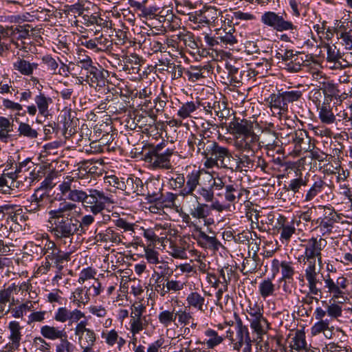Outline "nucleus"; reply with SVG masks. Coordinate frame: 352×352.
<instances>
[{"mask_svg":"<svg viewBox=\"0 0 352 352\" xmlns=\"http://www.w3.org/2000/svg\"><path fill=\"white\" fill-rule=\"evenodd\" d=\"M13 124L9 119L0 116V140L6 141L12 131Z\"/></svg>","mask_w":352,"mask_h":352,"instance_id":"obj_46","label":"nucleus"},{"mask_svg":"<svg viewBox=\"0 0 352 352\" xmlns=\"http://www.w3.org/2000/svg\"><path fill=\"white\" fill-rule=\"evenodd\" d=\"M171 187L176 189H182L185 186V176L182 173H175L169 179Z\"/></svg>","mask_w":352,"mask_h":352,"instance_id":"obj_60","label":"nucleus"},{"mask_svg":"<svg viewBox=\"0 0 352 352\" xmlns=\"http://www.w3.org/2000/svg\"><path fill=\"white\" fill-rule=\"evenodd\" d=\"M324 182L320 178H318L314 182L311 187L308 190L305 195V201H310L313 200L320 192H322L324 186Z\"/></svg>","mask_w":352,"mask_h":352,"instance_id":"obj_44","label":"nucleus"},{"mask_svg":"<svg viewBox=\"0 0 352 352\" xmlns=\"http://www.w3.org/2000/svg\"><path fill=\"white\" fill-rule=\"evenodd\" d=\"M41 336L46 339L55 340L67 337L65 329H60L58 327L50 325H44L41 327L40 330Z\"/></svg>","mask_w":352,"mask_h":352,"instance_id":"obj_33","label":"nucleus"},{"mask_svg":"<svg viewBox=\"0 0 352 352\" xmlns=\"http://www.w3.org/2000/svg\"><path fill=\"white\" fill-rule=\"evenodd\" d=\"M83 179L82 176L67 175L64 178L63 182L59 185V190L63 196L74 202H81L85 206L87 198L88 192L80 189V180Z\"/></svg>","mask_w":352,"mask_h":352,"instance_id":"obj_5","label":"nucleus"},{"mask_svg":"<svg viewBox=\"0 0 352 352\" xmlns=\"http://www.w3.org/2000/svg\"><path fill=\"white\" fill-rule=\"evenodd\" d=\"M177 318V314L174 311L164 310L158 315L160 323L164 327H169Z\"/></svg>","mask_w":352,"mask_h":352,"instance_id":"obj_50","label":"nucleus"},{"mask_svg":"<svg viewBox=\"0 0 352 352\" xmlns=\"http://www.w3.org/2000/svg\"><path fill=\"white\" fill-rule=\"evenodd\" d=\"M249 191L242 188H239L236 184H228L225 186V199L234 204L241 200L245 201Z\"/></svg>","mask_w":352,"mask_h":352,"instance_id":"obj_24","label":"nucleus"},{"mask_svg":"<svg viewBox=\"0 0 352 352\" xmlns=\"http://www.w3.org/2000/svg\"><path fill=\"white\" fill-rule=\"evenodd\" d=\"M333 96L329 95L324 98L322 104L317 107L318 117L322 123L331 124L336 121V116L333 112L331 101Z\"/></svg>","mask_w":352,"mask_h":352,"instance_id":"obj_21","label":"nucleus"},{"mask_svg":"<svg viewBox=\"0 0 352 352\" xmlns=\"http://www.w3.org/2000/svg\"><path fill=\"white\" fill-rule=\"evenodd\" d=\"M30 199L44 208L52 202V197L50 195V192L43 190V188H37Z\"/></svg>","mask_w":352,"mask_h":352,"instance_id":"obj_39","label":"nucleus"},{"mask_svg":"<svg viewBox=\"0 0 352 352\" xmlns=\"http://www.w3.org/2000/svg\"><path fill=\"white\" fill-rule=\"evenodd\" d=\"M197 105L192 101L183 103L177 111V116L182 119H186L191 116V113L197 110Z\"/></svg>","mask_w":352,"mask_h":352,"instance_id":"obj_49","label":"nucleus"},{"mask_svg":"<svg viewBox=\"0 0 352 352\" xmlns=\"http://www.w3.org/2000/svg\"><path fill=\"white\" fill-rule=\"evenodd\" d=\"M94 244L98 245H113L122 242V235L112 227L104 230L96 228L94 231Z\"/></svg>","mask_w":352,"mask_h":352,"instance_id":"obj_15","label":"nucleus"},{"mask_svg":"<svg viewBox=\"0 0 352 352\" xmlns=\"http://www.w3.org/2000/svg\"><path fill=\"white\" fill-rule=\"evenodd\" d=\"M328 96L329 95L326 94L324 90L322 91L320 89H314L310 91L309 98L316 105V107H318L322 104L324 98Z\"/></svg>","mask_w":352,"mask_h":352,"instance_id":"obj_54","label":"nucleus"},{"mask_svg":"<svg viewBox=\"0 0 352 352\" xmlns=\"http://www.w3.org/2000/svg\"><path fill=\"white\" fill-rule=\"evenodd\" d=\"M320 267L317 269L316 264L307 265L305 276L307 281L309 293L311 295L322 297V289L318 285H322V275L320 274Z\"/></svg>","mask_w":352,"mask_h":352,"instance_id":"obj_13","label":"nucleus"},{"mask_svg":"<svg viewBox=\"0 0 352 352\" xmlns=\"http://www.w3.org/2000/svg\"><path fill=\"white\" fill-rule=\"evenodd\" d=\"M235 148L243 152L254 153L260 147V138L255 133L234 139Z\"/></svg>","mask_w":352,"mask_h":352,"instance_id":"obj_17","label":"nucleus"},{"mask_svg":"<svg viewBox=\"0 0 352 352\" xmlns=\"http://www.w3.org/2000/svg\"><path fill=\"white\" fill-rule=\"evenodd\" d=\"M204 334L207 337V339H206L203 343L206 344L208 349H213L223 341V338L219 336L217 332L213 329H207L204 332Z\"/></svg>","mask_w":352,"mask_h":352,"instance_id":"obj_42","label":"nucleus"},{"mask_svg":"<svg viewBox=\"0 0 352 352\" xmlns=\"http://www.w3.org/2000/svg\"><path fill=\"white\" fill-rule=\"evenodd\" d=\"M173 153L167 150L164 153H159V147L151 151L145 155V161L149 163L153 168L170 169L172 167L170 157Z\"/></svg>","mask_w":352,"mask_h":352,"instance_id":"obj_14","label":"nucleus"},{"mask_svg":"<svg viewBox=\"0 0 352 352\" xmlns=\"http://www.w3.org/2000/svg\"><path fill=\"white\" fill-rule=\"evenodd\" d=\"M278 140L276 133L270 130H265L262 132L260 147L265 146L267 149H274L278 146Z\"/></svg>","mask_w":352,"mask_h":352,"instance_id":"obj_35","label":"nucleus"},{"mask_svg":"<svg viewBox=\"0 0 352 352\" xmlns=\"http://www.w3.org/2000/svg\"><path fill=\"white\" fill-rule=\"evenodd\" d=\"M272 265L276 268H278L279 265L281 267L282 280H293V276L294 275L295 271L292 265V263L282 261L280 263L278 260L274 259L272 261Z\"/></svg>","mask_w":352,"mask_h":352,"instance_id":"obj_38","label":"nucleus"},{"mask_svg":"<svg viewBox=\"0 0 352 352\" xmlns=\"http://www.w3.org/2000/svg\"><path fill=\"white\" fill-rule=\"evenodd\" d=\"M34 102L39 114L44 118H47L50 115L49 107L53 102L52 99L43 93H39L34 97Z\"/></svg>","mask_w":352,"mask_h":352,"instance_id":"obj_32","label":"nucleus"},{"mask_svg":"<svg viewBox=\"0 0 352 352\" xmlns=\"http://www.w3.org/2000/svg\"><path fill=\"white\" fill-rule=\"evenodd\" d=\"M33 345L37 350L42 352H49L50 349V344L41 337H36L33 340Z\"/></svg>","mask_w":352,"mask_h":352,"instance_id":"obj_63","label":"nucleus"},{"mask_svg":"<svg viewBox=\"0 0 352 352\" xmlns=\"http://www.w3.org/2000/svg\"><path fill=\"white\" fill-rule=\"evenodd\" d=\"M324 280V288L327 289V292L331 295V300L334 302L327 307V316L331 320V319H336L342 316V307L337 303H342L346 299L344 290L347 287L348 280L346 278L340 276L335 282L329 274Z\"/></svg>","mask_w":352,"mask_h":352,"instance_id":"obj_4","label":"nucleus"},{"mask_svg":"<svg viewBox=\"0 0 352 352\" xmlns=\"http://www.w3.org/2000/svg\"><path fill=\"white\" fill-rule=\"evenodd\" d=\"M234 275V271L232 267L228 266L219 270L220 283L223 286V289H228V285L230 283L232 276Z\"/></svg>","mask_w":352,"mask_h":352,"instance_id":"obj_51","label":"nucleus"},{"mask_svg":"<svg viewBox=\"0 0 352 352\" xmlns=\"http://www.w3.org/2000/svg\"><path fill=\"white\" fill-rule=\"evenodd\" d=\"M187 143L190 151L204 157L206 168L221 167L232 171H242L243 168H252L254 166L253 160L246 155H241L236 164L233 163L232 153L227 147L220 146L201 133L190 134Z\"/></svg>","mask_w":352,"mask_h":352,"instance_id":"obj_1","label":"nucleus"},{"mask_svg":"<svg viewBox=\"0 0 352 352\" xmlns=\"http://www.w3.org/2000/svg\"><path fill=\"white\" fill-rule=\"evenodd\" d=\"M109 76L107 70L100 66L95 67L88 74H86V81L94 87L105 86L107 78Z\"/></svg>","mask_w":352,"mask_h":352,"instance_id":"obj_23","label":"nucleus"},{"mask_svg":"<svg viewBox=\"0 0 352 352\" xmlns=\"http://www.w3.org/2000/svg\"><path fill=\"white\" fill-rule=\"evenodd\" d=\"M195 197L197 201H198L199 197ZM190 214L193 218L205 219L210 214L209 206L197 201V206L190 210Z\"/></svg>","mask_w":352,"mask_h":352,"instance_id":"obj_41","label":"nucleus"},{"mask_svg":"<svg viewBox=\"0 0 352 352\" xmlns=\"http://www.w3.org/2000/svg\"><path fill=\"white\" fill-rule=\"evenodd\" d=\"M165 282L166 283V287L168 290V292H177L182 290L186 285V283L177 280L169 279L168 277L165 278Z\"/></svg>","mask_w":352,"mask_h":352,"instance_id":"obj_59","label":"nucleus"},{"mask_svg":"<svg viewBox=\"0 0 352 352\" xmlns=\"http://www.w3.org/2000/svg\"><path fill=\"white\" fill-rule=\"evenodd\" d=\"M330 322V319H325V320H317V322L311 328V335L313 336H316L322 333L326 338H332L334 327L331 326Z\"/></svg>","mask_w":352,"mask_h":352,"instance_id":"obj_29","label":"nucleus"},{"mask_svg":"<svg viewBox=\"0 0 352 352\" xmlns=\"http://www.w3.org/2000/svg\"><path fill=\"white\" fill-rule=\"evenodd\" d=\"M72 298L73 302L78 307H80L81 305L85 306L90 300L88 297L87 293L85 291V287H78L76 289L72 294Z\"/></svg>","mask_w":352,"mask_h":352,"instance_id":"obj_45","label":"nucleus"},{"mask_svg":"<svg viewBox=\"0 0 352 352\" xmlns=\"http://www.w3.org/2000/svg\"><path fill=\"white\" fill-rule=\"evenodd\" d=\"M146 192L149 201H157L162 199V190L163 184L158 179H151L146 183Z\"/></svg>","mask_w":352,"mask_h":352,"instance_id":"obj_28","label":"nucleus"},{"mask_svg":"<svg viewBox=\"0 0 352 352\" xmlns=\"http://www.w3.org/2000/svg\"><path fill=\"white\" fill-rule=\"evenodd\" d=\"M111 196L106 195L103 191L91 188L88 190L87 198L85 208L93 214L97 215L104 210L106 204H113Z\"/></svg>","mask_w":352,"mask_h":352,"instance_id":"obj_9","label":"nucleus"},{"mask_svg":"<svg viewBox=\"0 0 352 352\" xmlns=\"http://www.w3.org/2000/svg\"><path fill=\"white\" fill-rule=\"evenodd\" d=\"M43 242H44L42 253L45 256V260L53 261L54 259L60 258L63 254H67V252H62L56 245V243L49 239L47 234L43 235Z\"/></svg>","mask_w":352,"mask_h":352,"instance_id":"obj_26","label":"nucleus"},{"mask_svg":"<svg viewBox=\"0 0 352 352\" xmlns=\"http://www.w3.org/2000/svg\"><path fill=\"white\" fill-rule=\"evenodd\" d=\"M162 245L164 249H165L172 257L177 259H186L188 258L186 248L179 245L176 242L166 239L164 236H162Z\"/></svg>","mask_w":352,"mask_h":352,"instance_id":"obj_25","label":"nucleus"},{"mask_svg":"<svg viewBox=\"0 0 352 352\" xmlns=\"http://www.w3.org/2000/svg\"><path fill=\"white\" fill-rule=\"evenodd\" d=\"M129 324L131 333L133 336H135L142 330L146 329L148 322L146 320V317L144 316L142 317L131 318Z\"/></svg>","mask_w":352,"mask_h":352,"instance_id":"obj_40","label":"nucleus"},{"mask_svg":"<svg viewBox=\"0 0 352 352\" xmlns=\"http://www.w3.org/2000/svg\"><path fill=\"white\" fill-rule=\"evenodd\" d=\"M340 67L342 69L347 67H352V52H345L341 54L340 59Z\"/></svg>","mask_w":352,"mask_h":352,"instance_id":"obj_64","label":"nucleus"},{"mask_svg":"<svg viewBox=\"0 0 352 352\" xmlns=\"http://www.w3.org/2000/svg\"><path fill=\"white\" fill-rule=\"evenodd\" d=\"M277 224V230L280 235V241L283 243H287L296 232L295 223L287 221L285 217L280 215L278 218Z\"/></svg>","mask_w":352,"mask_h":352,"instance_id":"obj_22","label":"nucleus"},{"mask_svg":"<svg viewBox=\"0 0 352 352\" xmlns=\"http://www.w3.org/2000/svg\"><path fill=\"white\" fill-rule=\"evenodd\" d=\"M8 328L10 332L9 342L3 347L1 352H14L20 346L22 339V327L19 322L13 320L9 322Z\"/></svg>","mask_w":352,"mask_h":352,"instance_id":"obj_16","label":"nucleus"},{"mask_svg":"<svg viewBox=\"0 0 352 352\" xmlns=\"http://www.w3.org/2000/svg\"><path fill=\"white\" fill-rule=\"evenodd\" d=\"M261 22L277 32H283L289 30L292 34H295L297 32V27L292 21L285 20L282 15L268 11L265 12L261 16Z\"/></svg>","mask_w":352,"mask_h":352,"instance_id":"obj_11","label":"nucleus"},{"mask_svg":"<svg viewBox=\"0 0 352 352\" xmlns=\"http://www.w3.org/2000/svg\"><path fill=\"white\" fill-rule=\"evenodd\" d=\"M13 69L18 72L19 74L23 76H30L33 74L34 70L38 68V65L36 63H30L29 61L21 58L20 57L16 58L13 64Z\"/></svg>","mask_w":352,"mask_h":352,"instance_id":"obj_30","label":"nucleus"},{"mask_svg":"<svg viewBox=\"0 0 352 352\" xmlns=\"http://www.w3.org/2000/svg\"><path fill=\"white\" fill-rule=\"evenodd\" d=\"M85 318V314L78 309L70 310L65 307H59L54 315V320L69 324L77 323L74 328V334L78 336L80 346H94L96 340V335L94 330L87 328V322L80 320Z\"/></svg>","mask_w":352,"mask_h":352,"instance_id":"obj_3","label":"nucleus"},{"mask_svg":"<svg viewBox=\"0 0 352 352\" xmlns=\"http://www.w3.org/2000/svg\"><path fill=\"white\" fill-rule=\"evenodd\" d=\"M307 344L305 332L297 330L291 338L289 347L292 351L294 350L297 352H302L305 349Z\"/></svg>","mask_w":352,"mask_h":352,"instance_id":"obj_34","label":"nucleus"},{"mask_svg":"<svg viewBox=\"0 0 352 352\" xmlns=\"http://www.w3.org/2000/svg\"><path fill=\"white\" fill-rule=\"evenodd\" d=\"M308 183V179L302 177H299L298 178L293 179L289 182V184L287 186V190H291L294 193H296L299 191L301 186H306Z\"/></svg>","mask_w":352,"mask_h":352,"instance_id":"obj_56","label":"nucleus"},{"mask_svg":"<svg viewBox=\"0 0 352 352\" xmlns=\"http://www.w3.org/2000/svg\"><path fill=\"white\" fill-rule=\"evenodd\" d=\"M259 294L262 298H266L268 296H272L275 291V285L270 279H265L261 282L258 285Z\"/></svg>","mask_w":352,"mask_h":352,"instance_id":"obj_47","label":"nucleus"},{"mask_svg":"<svg viewBox=\"0 0 352 352\" xmlns=\"http://www.w3.org/2000/svg\"><path fill=\"white\" fill-rule=\"evenodd\" d=\"M289 136L294 144L295 153L299 154L302 151H307L310 149L311 138L306 131L299 129L291 133Z\"/></svg>","mask_w":352,"mask_h":352,"instance_id":"obj_19","label":"nucleus"},{"mask_svg":"<svg viewBox=\"0 0 352 352\" xmlns=\"http://www.w3.org/2000/svg\"><path fill=\"white\" fill-rule=\"evenodd\" d=\"M267 102L274 114L281 115L287 113L288 111V107L281 92L270 95L267 99Z\"/></svg>","mask_w":352,"mask_h":352,"instance_id":"obj_27","label":"nucleus"},{"mask_svg":"<svg viewBox=\"0 0 352 352\" xmlns=\"http://www.w3.org/2000/svg\"><path fill=\"white\" fill-rule=\"evenodd\" d=\"M201 177L208 182H211L212 179V175L204 168H199L196 166L187 168L185 176L186 184L185 186L180 190L179 195L183 197L194 196L195 191L201 185L200 179Z\"/></svg>","mask_w":352,"mask_h":352,"instance_id":"obj_7","label":"nucleus"},{"mask_svg":"<svg viewBox=\"0 0 352 352\" xmlns=\"http://www.w3.org/2000/svg\"><path fill=\"white\" fill-rule=\"evenodd\" d=\"M285 101L288 106L289 104L299 100L302 96V92L299 89H294L281 92Z\"/></svg>","mask_w":352,"mask_h":352,"instance_id":"obj_53","label":"nucleus"},{"mask_svg":"<svg viewBox=\"0 0 352 352\" xmlns=\"http://www.w3.org/2000/svg\"><path fill=\"white\" fill-rule=\"evenodd\" d=\"M59 340L60 341L56 346V352H74L76 346L67 340V337Z\"/></svg>","mask_w":352,"mask_h":352,"instance_id":"obj_58","label":"nucleus"},{"mask_svg":"<svg viewBox=\"0 0 352 352\" xmlns=\"http://www.w3.org/2000/svg\"><path fill=\"white\" fill-rule=\"evenodd\" d=\"M98 166H96V162H94L92 161H86V162H83L80 168H79V171L80 172L81 170L82 171H85L87 174H90V175H93V174H98Z\"/></svg>","mask_w":352,"mask_h":352,"instance_id":"obj_62","label":"nucleus"},{"mask_svg":"<svg viewBox=\"0 0 352 352\" xmlns=\"http://www.w3.org/2000/svg\"><path fill=\"white\" fill-rule=\"evenodd\" d=\"M194 230L198 233V243L203 247L217 249L219 245V242L217 241L214 236H208L201 230V228L193 224Z\"/></svg>","mask_w":352,"mask_h":352,"instance_id":"obj_31","label":"nucleus"},{"mask_svg":"<svg viewBox=\"0 0 352 352\" xmlns=\"http://www.w3.org/2000/svg\"><path fill=\"white\" fill-rule=\"evenodd\" d=\"M18 131L20 135H23L32 139L36 138L38 136L37 131L32 129L30 124L25 122L20 123Z\"/></svg>","mask_w":352,"mask_h":352,"instance_id":"obj_55","label":"nucleus"},{"mask_svg":"<svg viewBox=\"0 0 352 352\" xmlns=\"http://www.w3.org/2000/svg\"><path fill=\"white\" fill-rule=\"evenodd\" d=\"M86 292L87 293L89 300L91 298L98 296L102 291V285L97 278H94L91 282L85 286Z\"/></svg>","mask_w":352,"mask_h":352,"instance_id":"obj_52","label":"nucleus"},{"mask_svg":"<svg viewBox=\"0 0 352 352\" xmlns=\"http://www.w3.org/2000/svg\"><path fill=\"white\" fill-rule=\"evenodd\" d=\"M77 208L75 204L63 201L58 208L49 211L50 231L56 239H69L78 232V221L71 217L72 211Z\"/></svg>","mask_w":352,"mask_h":352,"instance_id":"obj_2","label":"nucleus"},{"mask_svg":"<svg viewBox=\"0 0 352 352\" xmlns=\"http://www.w3.org/2000/svg\"><path fill=\"white\" fill-rule=\"evenodd\" d=\"M259 245L260 241L253 239L252 234H251V239L248 242V254L244 258L242 264L241 272L244 274L256 272L259 264V258L257 254L260 249Z\"/></svg>","mask_w":352,"mask_h":352,"instance_id":"obj_12","label":"nucleus"},{"mask_svg":"<svg viewBox=\"0 0 352 352\" xmlns=\"http://www.w3.org/2000/svg\"><path fill=\"white\" fill-rule=\"evenodd\" d=\"M236 320V335L231 342L234 351L239 352L243 346L242 351H252V340H251L249 329L243 324L242 320L236 314H234Z\"/></svg>","mask_w":352,"mask_h":352,"instance_id":"obj_10","label":"nucleus"},{"mask_svg":"<svg viewBox=\"0 0 352 352\" xmlns=\"http://www.w3.org/2000/svg\"><path fill=\"white\" fill-rule=\"evenodd\" d=\"M166 229L164 226H162L160 224H157L153 228L143 229L144 236L151 242L158 241L162 243V236H158V232L160 230Z\"/></svg>","mask_w":352,"mask_h":352,"instance_id":"obj_48","label":"nucleus"},{"mask_svg":"<svg viewBox=\"0 0 352 352\" xmlns=\"http://www.w3.org/2000/svg\"><path fill=\"white\" fill-rule=\"evenodd\" d=\"M219 44L221 47L232 46L236 43V37L230 32H226V30H219L217 31Z\"/></svg>","mask_w":352,"mask_h":352,"instance_id":"obj_43","label":"nucleus"},{"mask_svg":"<svg viewBox=\"0 0 352 352\" xmlns=\"http://www.w3.org/2000/svg\"><path fill=\"white\" fill-rule=\"evenodd\" d=\"M246 311V318L250 322V328L256 334L257 339L261 340L270 329V324L263 316V309L256 303H250Z\"/></svg>","mask_w":352,"mask_h":352,"instance_id":"obj_6","label":"nucleus"},{"mask_svg":"<svg viewBox=\"0 0 352 352\" xmlns=\"http://www.w3.org/2000/svg\"><path fill=\"white\" fill-rule=\"evenodd\" d=\"M230 128L234 138L254 133V122L246 119L236 120L230 123Z\"/></svg>","mask_w":352,"mask_h":352,"instance_id":"obj_20","label":"nucleus"},{"mask_svg":"<svg viewBox=\"0 0 352 352\" xmlns=\"http://www.w3.org/2000/svg\"><path fill=\"white\" fill-rule=\"evenodd\" d=\"M96 274V272L93 270L91 267H87L85 269H83L79 275V278L78 280V282L80 284H83L85 281L89 280H94L95 278V275Z\"/></svg>","mask_w":352,"mask_h":352,"instance_id":"obj_61","label":"nucleus"},{"mask_svg":"<svg viewBox=\"0 0 352 352\" xmlns=\"http://www.w3.org/2000/svg\"><path fill=\"white\" fill-rule=\"evenodd\" d=\"M304 244L301 246L305 249L304 261L307 265L316 264L318 262L319 266L322 265V250L327 245V241L321 237H312L304 240Z\"/></svg>","mask_w":352,"mask_h":352,"instance_id":"obj_8","label":"nucleus"},{"mask_svg":"<svg viewBox=\"0 0 352 352\" xmlns=\"http://www.w3.org/2000/svg\"><path fill=\"white\" fill-rule=\"evenodd\" d=\"M35 303L36 302L32 300H26L14 307H10L7 312H10L14 318H23L28 311L33 309Z\"/></svg>","mask_w":352,"mask_h":352,"instance_id":"obj_36","label":"nucleus"},{"mask_svg":"<svg viewBox=\"0 0 352 352\" xmlns=\"http://www.w3.org/2000/svg\"><path fill=\"white\" fill-rule=\"evenodd\" d=\"M117 188L122 189L127 194L136 193L138 195H145L146 190L142 181L137 177H128L125 182H118Z\"/></svg>","mask_w":352,"mask_h":352,"instance_id":"obj_18","label":"nucleus"},{"mask_svg":"<svg viewBox=\"0 0 352 352\" xmlns=\"http://www.w3.org/2000/svg\"><path fill=\"white\" fill-rule=\"evenodd\" d=\"M186 302L189 307H193L200 311H205V298L197 292L190 293L187 296Z\"/></svg>","mask_w":352,"mask_h":352,"instance_id":"obj_37","label":"nucleus"},{"mask_svg":"<svg viewBox=\"0 0 352 352\" xmlns=\"http://www.w3.org/2000/svg\"><path fill=\"white\" fill-rule=\"evenodd\" d=\"M324 47L327 50V61H336L340 59L341 53L335 45L327 43Z\"/></svg>","mask_w":352,"mask_h":352,"instance_id":"obj_57","label":"nucleus"}]
</instances>
